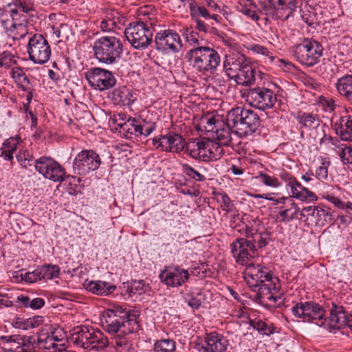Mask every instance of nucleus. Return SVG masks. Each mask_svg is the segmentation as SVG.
Returning a JSON list of instances; mask_svg holds the SVG:
<instances>
[{"instance_id":"f257e3e1","label":"nucleus","mask_w":352,"mask_h":352,"mask_svg":"<svg viewBox=\"0 0 352 352\" xmlns=\"http://www.w3.org/2000/svg\"><path fill=\"white\" fill-rule=\"evenodd\" d=\"M102 324L110 334H116V345L122 347L127 344L124 336L135 332L139 328L138 322L129 318V312L120 306H113L102 314Z\"/></svg>"},{"instance_id":"f03ea898","label":"nucleus","mask_w":352,"mask_h":352,"mask_svg":"<svg viewBox=\"0 0 352 352\" xmlns=\"http://www.w3.org/2000/svg\"><path fill=\"white\" fill-rule=\"evenodd\" d=\"M142 17L139 21L131 23L124 30L127 41L135 49H144L153 42L154 26L157 25V19L154 12L140 10Z\"/></svg>"},{"instance_id":"7ed1b4c3","label":"nucleus","mask_w":352,"mask_h":352,"mask_svg":"<svg viewBox=\"0 0 352 352\" xmlns=\"http://www.w3.org/2000/svg\"><path fill=\"white\" fill-rule=\"evenodd\" d=\"M223 67L228 77L243 86H251L254 84L256 76L259 73L246 58L240 54L227 58Z\"/></svg>"},{"instance_id":"20e7f679","label":"nucleus","mask_w":352,"mask_h":352,"mask_svg":"<svg viewBox=\"0 0 352 352\" xmlns=\"http://www.w3.org/2000/svg\"><path fill=\"white\" fill-rule=\"evenodd\" d=\"M185 59L196 72L202 74L213 72L220 63L218 52L210 47H195L186 54Z\"/></svg>"},{"instance_id":"39448f33","label":"nucleus","mask_w":352,"mask_h":352,"mask_svg":"<svg viewBox=\"0 0 352 352\" xmlns=\"http://www.w3.org/2000/svg\"><path fill=\"white\" fill-rule=\"evenodd\" d=\"M228 120L240 137L252 135L260 125L259 116L254 111L241 107L232 109L228 114Z\"/></svg>"},{"instance_id":"423d86ee","label":"nucleus","mask_w":352,"mask_h":352,"mask_svg":"<svg viewBox=\"0 0 352 352\" xmlns=\"http://www.w3.org/2000/svg\"><path fill=\"white\" fill-rule=\"evenodd\" d=\"M71 340L77 346L87 350L100 351L109 345L108 338L97 329L77 327L72 333Z\"/></svg>"},{"instance_id":"0eeeda50","label":"nucleus","mask_w":352,"mask_h":352,"mask_svg":"<svg viewBox=\"0 0 352 352\" xmlns=\"http://www.w3.org/2000/svg\"><path fill=\"white\" fill-rule=\"evenodd\" d=\"M292 52L296 60L300 64L313 67L320 62L323 47L318 41L304 38L292 47Z\"/></svg>"},{"instance_id":"6e6552de","label":"nucleus","mask_w":352,"mask_h":352,"mask_svg":"<svg viewBox=\"0 0 352 352\" xmlns=\"http://www.w3.org/2000/svg\"><path fill=\"white\" fill-rule=\"evenodd\" d=\"M94 50L99 61L111 64L120 57L123 52V45L119 38L105 36L95 41Z\"/></svg>"},{"instance_id":"1a4fd4ad","label":"nucleus","mask_w":352,"mask_h":352,"mask_svg":"<svg viewBox=\"0 0 352 352\" xmlns=\"http://www.w3.org/2000/svg\"><path fill=\"white\" fill-rule=\"evenodd\" d=\"M280 285L276 277L264 279L256 288V298L260 304L270 309L280 307L284 304L285 298L280 293Z\"/></svg>"},{"instance_id":"9d476101","label":"nucleus","mask_w":352,"mask_h":352,"mask_svg":"<svg viewBox=\"0 0 352 352\" xmlns=\"http://www.w3.org/2000/svg\"><path fill=\"white\" fill-rule=\"evenodd\" d=\"M293 315L301 318L303 322H313L320 327H326L327 318L325 310L318 303L314 301H300L297 302L292 308Z\"/></svg>"},{"instance_id":"9b49d317","label":"nucleus","mask_w":352,"mask_h":352,"mask_svg":"<svg viewBox=\"0 0 352 352\" xmlns=\"http://www.w3.org/2000/svg\"><path fill=\"white\" fill-rule=\"evenodd\" d=\"M27 50L30 59L36 64H44L51 56V47L48 41L40 34L30 38Z\"/></svg>"},{"instance_id":"f8f14e48","label":"nucleus","mask_w":352,"mask_h":352,"mask_svg":"<svg viewBox=\"0 0 352 352\" xmlns=\"http://www.w3.org/2000/svg\"><path fill=\"white\" fill-rule=\"evenodd\" d=\"M34 167L46 179L53 182H63L65 179V168L51 157L43 156L36 160Z\"/></svg>"},{"instance_id":"ddd939ff","label":"nucleus","mask_w":352,"mask_h":352,"mask_svg":"<svg viewBox=\"0 0 352 352\" xmlns=\"http://www.w3.org/2000/svg\"><path fill=\"white\" fill-rule=\"evenodd\" d=\"M231 253L235 262L241 265H248L255 257L256 250L253 241L245 238H239L230 244Z\"/></svg>"},{"instance_id":"4468645a","label":"nucleus","mask_w":352,"mask_h":352,"mask_svg":"<svg viewBox=\"0 0 352 352\" xmlns=\"http://www.w3.org/2000/svg\"><path fill=\"white\" fill-rule=\"evenodd\" d=\"M154 42L156 50L165 53H177L183 46L179 35L170 29L157 32Z\"/></svg>"},{"instance_id":"2eb2a0df","label":"nucleus","mask_w":352,"mask_h":352,"mask_svg":"<svg viewBox=\"0 0 352 352\" xmlns=\"http://www.w3.org/2000/svg\"><path fill=\"white\" fill-rule=\"evenodd\" d=\"M246 101L252 107L265 110L273 107L276 102V96L270 89L256 87L248 90L246 94Z\"/></svg>"},{"instance_id":"dca6fc26","label":"nucleus","mask_w":352,"mask_h":352,"mask_svg":"<svg viewBox=\"0 0 352 352\" xmlns=\"http://www.w3.org/2000/svg\"><path fill=\"white\" fill-rule=\"evenodd\" d=\"M101 160L99 155L93 150H83L75 157L73 170L75 174L86 175L100 167Z\"/></svg>"},{"instance_id":"f3484780","label":"nucleus","mask_w":352,"mask_h":352,"mask_svg":"<svg viewBox=\"0 0 352 352\" xmlns=\"http://www.w3.org/2000/svg\"><path fill=\"white\" fill-rule=\"evenodd\" d=\"M85 77L89 85L99 91L112 88L116 83V79L110 71L100 67L90 69L86 72Z\"/></svg>"},{"instance_id":"a211bd4d","label":"nucleus","mask_w":352,"mask_h":352,"mask_svg":"<svg viewBox=\"0 0 352 352\" xmlns=\"http://www.w3.org/2000/svg\"><path fill=\"white\" fill-rule=\"evenodd\" d=\"M229 340L223 335L217 331L205 334L204 341L197 344L199 352H227Z\"/></svg>"},{"instance_id":"6ab92c4d","label":"nucleus","mask_w":352,"mask_h":352,"mask_svg":"<svg viewBox=\"0 0 352 352\" xmlns=\"http://www.w3.org/2000/svg\"><path fill=\"white\" fill-rule=\"evenodd\" d=\"M153 145L162 151L180 153L184 150L186 142L179 134L169 133L153 139Z\"/></svg>"},{"instance_id":"aec40b11","label":"nucleus","mask_w":352,"mask_h":352,"mask_svg":"<svg viewBox=\"0 0 352 352\" xmlns=\"http://www.w3.org/2000/svg\"><path fill=\"white\" fill-rule=\"evenodd\" d=\"M190 278V273L187 270L179 265L165 267L160 274V279L168 287H179L182 285Z\"/></svg>"},{"instance_id":"412c9836","label":"nucleus","mask_w":352,"mask_h":352,"mask_svg":"<svg viewBox=\"0 0 352 352\" xmlns=\"http://www.w3.org/2000/svg\"><path fill=\"white\" fill-rule=\"evenodd\" d=\"M243 274L245 280L253 291H256L258 285L263 283L264 279L274 278L267 267L261 265H254L252 263L246 265Z\"/></svg>"},{"instance_id":"4be33fe9","label":"nucleus","mask_w":352,"mask_h":352,"mask_svg":"<svg viewBox=\"0 0 352 352\" xmlns=\"http://www.w3.org/2000/svg\"><path fill=\"white\" fill-rule=\"evenodd\" d=\"M345 325H347L352 331V309L347 315L342 306L333 304L324 327H329L330 330L340 329Z\"/></svg>"},{"instance_id":"5701e85b","label":"nucleus","mask_w":352,"mask_h":352,"mask_svg":"<svg viewBox=\"0 0 352 352\" xmlns=\"http://www.w3.org/2000/svg\"><path fill=\"white\" fill-rule=\"evenodd\" d=\"M302 217H306L316 225L323 226L333 221V217L329 208L325 209L319 206H311L302 208Z\"/></svg>"},{"instance_id":"b1692460","label":"nucleus","mask_w":352,"mask_h":352,"mask_svg":"<svg viewBox=\"0 0 352 352\" xmlns=\"http://www.w3.org/2000/svg\"><path fill=\"white\" fill-rule=\"evenodd\" d=\"M223 125V119L219 115H213L208 113L204 115L198 120L195 129L201 132L210 133L213 134L219 125Z\"/></svg>"},{"instance_id":"393cba45","label":"nucleus","mask_w":352,"mask_h":352,"mask_svg":"<svg viewBox=\"0 0 352 352\" xmlns=\"http://www.w3.org/2000/svg\"><path fill=\"white\" fill-rule=\"evenodd\" d=\"M335 130L342 140L352 142V114L342 116L335 124Z\"/></svg>"},{"instance_id":"a878e982","label":"nucleus","mask_w":352,"mask_h":352,"mask_svg":"<svg viewBox=\"0 0 352 352\" xmlns=\"http://www.w3.org/2000/svg\"><path fill=\"white\" fill-rule=\"evenodd\" d=\"M85 288L96 295H108L116 289V286L110 285L109 283L104 281H94L86 280L84 282Z\"/></svg>"},{"instance_id":"bb28decb","label":"nucleus","mask_w":352,"mask_h":352,"mask_svg":"<svg viewBox=\"0 0 352 352\" xmlns=\"http://www.w3.org/2000/svg\"><path fill=\"white\" fill-rule=\"evenodd\" d=\"M296 119L300 129H305L309 131L314 130L320 125V120L316 114L300 111L297 112Z\"/></svg>"},{"instance_id":"cd10ccee","label":"nucleus","mask_w":352,"mask_h":352,"mask_svg":"<svg viewBox=\"0 0 352 352\" xmlns=\"http://www.w3.org/2000/svg\"><path fill=\"white\" fill-rule=\"evenodd\" d=\"M113 100L118 104L129 106L135 101L136 98L131 89L123 86L113 91Z\"/></svg>"},{"instance_id":"c85d7f7f","label":"nucleus","mask_w":352,"mask_h":352,"mask_svg":"<svg viewBox=\"0 0 352 352\" xmlns=\"http://www.w3.org/2000/svg\"><path fill=\"white\" fill-rule=\"evenodd\" d=\"M220 126L213 133L212 137L221 145L225 146H230L232 142L231 129L232 127L228 120L227 122L223 120V125L221 124Z\"/></svg>"},{"instance_id":"c756f323","label":"nucleus","mask_w":352,"mask_h":352,"mask_svg":"<svg viewBox=\"0 0 352 352\" xmlns=\"http://www.w3.org/2000/svg\"><path fill=\"white\" fill-rule=\"evenodd\" d=\"M336 87L340 95L352 102V75L340 78L336 83Z\"/></svg>"},{"instance_id":"7c9ffc66","label":"nucleus","mask_w":352,"mask_h":352,"mask_svg":"<svg viewBox=\"0 0 352 352\" xmlns=\"http://www.w3.org/2000/svg\"><path fill=\"white\" fill-rule=\"evenodd\" d=\"M14 5L15 6V8L10 10V16H12V21L17 20L19 12L29 14L30 16H32L36 13L34 3L32 0H15Z\"/></svg>"},{"instance_id":"2f4dec72","label":"nucleus","mask_w":352,"mask_h":352,"mask_svg":"<svg viewBox=\"0 0 352 352\" xmlns=\"http://www.w3.org/2000/svg\"><path fill=\"white\" fill-rule=\"evenodd\" d=\"M236 10L254 21L259 19L256 5L252 0H238Z\"/></svg>"},{"instance_id":"473e14b6","label":"nucleus","mask_w":352,"mask_h":352,"mask_svg":"<svg viewBox=\"0 0 352 352\" xmlns=\"http://www.w3.org/2000/svg\"><path fill=\"white\" fill-rule=\"evenodd\" d=\"M124 115L119 114L118 118L116 119L118 126L120 128L119 132L126 138H131V135L135 133L138 135V129H136V118H129L126 122H118V119L124 120Z\"/></svg>"},{"instance_id":"72a5a7b5","label":"nucleus","mask_w":352,"mask_h":352,"mask_svg":"<svg viewBox=\"0 0 352 352\" xmlns=\"http://www.w3.org/2000/svg\"><path fill=\"white\" fill-rule=\"evenodd\" d=\"M182 172L190 179L196 182H204L206 178L204 175L208 170L204 166H198L197 168H195L188 164H182Z\"/></svg>"},{"instance_id":"f704fd0d","label":"nucleus","mask_w":352,"mask_h":352,"mask_svg":"<svg viewBox=\"0 0 352 352\" xmlns=\"http://www.w3.org/2000/svg\"><path fill=\"white\" fill-rule=\"evenodd\" d=\"M278 8L279 7L277 3H274L272 0H269L261 3V8L260 10H258V14H265L273 19H279L283 21L286 20L285 18L279 15L280 12H278Z\"/></svg>"},{"instance_id":"c9c22d12","label":"nucleus","mask_w":352,"mask_h":352,"mask_svg":"<svg viewBox=\"0 0 352 352\" xmlns=\"http://www.w3.org/2000/svg\"><path fill=\"white\" fill-rule=\"evenodd\" d=\"M280 209V210L276 214V219L280 222H289L296 218L300 210L298 206L294 202H292L285 209H283L282 207Z\"/></svg>"},{"instance_id":"e433bc0d","label":"nucleus","mask_w":352,"mask_h":352,"mask_svg":"<svg viewBox=\"0 0 352 352\" xmlns=\"http://www.w3.org/2000/svg\"><path fill=\"white\" fill-rule=\"evenodd\" d=\"M249 324L254 329L258 331L263 336H270L275 331V327L272 323H268L261 319L250 320Z\"/></svg>"},{"instance_id":"4c0bfd02","label":"nucleus","mask_w":352,"mask_h":352,"mask_svg":"<svg viewBox=\"0 0 352 352\" xmlns=\"http://www.w3.org/2000/svg\"><path fill=\"white\" fill-rule=\"evenodd\" d=\"M274 3H277L280 16L285 18L286 20L292 15L295 10L296 0H272Z\"/></svg>"},{"instance_id":"58836bf2","label":"nucleus","mask_w":352,"mask_h":352,"mask_svg":"<svg viewBox=\"0 0 352 352\" xmlns=\"http://www.w3.org/2000/svg\"><path fill=\"white\" fill-rule=\"evenodd\" d=\"M136 129H138V135H143L144 136L149 135L155 129V123L146 118L140 116L136 119Z\"/></svg>"},{"instance_id":"ea45409f","label":"nucleus","mask_w":352,"mask_h":352,"mask_svg":"<svg viewBox=\"0 0 352 352\" xmlns=\"http://www.w3.org/2000/svg\"><path fill=\"white\" fill-rule=\"evenodd\" d=\"M14 21H11L10 27H8L7 21L5 20H2L1 23L4 28L13 34L12 36L14 39L23 38L28 34L26 25L22 23L16 24Z\"/></svg>"},{"instance_id":"a19ab883","label":"nucleus","mask_w":352,"mask_h":352,"mask_svg":"<svg viewBox=\"0 0 352 352\" xmlns=\"http://www.w3.org/2000/svg\"><path fill=\"white\" fill-rule=\"evenodd\" d=\"M37 344L40 349L49 351L52 349L58 351V349L65 346L64 343H54L49 334H41L38 338Z\"/></svg>"},{"instance_id":"79ce46f5","label":"nucleus","mask_w":352,"mask_h":352,"mask_svg":"<svg viewBox=\"0 0 352 352\" xmlns=\"http://www.w3.org/2000/svg\"><path fill=\"white\" fill-rule=\"evenodd\" d=\"M189 10L190 15L192 19H201V17L205 19H210V11L204 6H201L195 1L190 3Z\"/></svg>"},{"instance_id":"37998d69","label":"nucleus","mask_w":352,"mask_h":352,"mask_svg":"<svg viewBox=\"0 0 352 352\" xmlns=\"http://www.w3.org/2000/svg\"><path fill=\"white\" fill-rule=\"evenodd\" d=\"M41 279H53L59 276L60 268L58 265H45L38 267Z\"/></svg>"},{"instance_id":"c03bdc74","label":"nucleus","mask_w":352,"mask_h":352,"mask_svg":"<svg viewBox=\"0 0 352 352\" xmlns=\"http://www.w3.org/2000/svg\"><path fill=\"white\" fill-rule=\"evenodd\" d=\"M292 197L301 201L316 200V195L307 188L302 186L300 189L293 187L291 190Z\"/></svg>"},{"instance_id":"a18cd8bd","label":"nucleus","mask_w":352,"mask_h":352,"mask_svg":"<svg viewBox=\"0 0 352 352\" xmlns=\"http://www.w3.org/2000/svg\"><path fill=\"white\" fill-rule=\"evenodd\" d=\"M175 342L172 339L157 340L154 344L155 352H175Z\"/></svg>"},{"instance_id":"49530a36","label":"nucleus","mask_w":352,"mask_h":352,"mask_svg":"<svg viewBox=\"0 0 352 352\" xmlns=\"http://www.w3.org/2000/svg\"><path fill=\"white\" fill-rule=\"evenodd\" d=\"M336 187L327 186V189L322 190L320 195L324 199L332 203L338 208L345 209V204L329 190V189L333 190Z\"/></svg>"},{"instance_id":"de8ad7c7","label":"nucleus","mask_w":352,"mask_h":352,"mask_svg":"<svg viewBox=\"0 0 352 352\" xmlns=\"http://www.w3.org/2000/svg\"><path fill=\"white\" fill-rule=\"evenodd\" d=\"M216 199L220 207L226 214L233 211L234 206L226 193H217Z\"/></svg>"},{"instance_id":"09e8293b","label":"nucleus","mask_w":352,"mask_h":352,"mask_svg":"<svg viewBox=\"0 0 352 352\" xmlns=\"http://www.w3.org/2000/svg\"><path fill=\"white\" fill-rule=\"evenodd\" d=\"M201 146V140H193L186 143L184 148L185 153H187L190 157L195 160H198Z\"/></svg>"},{"instance_id":"8fccbe9b","label":"nucleus","mask_w":352,"mask_h":352,"mask_svg":"<svg viewBox=\"0 0 352 352\" xmlns=\"http://www.w3.org/2000/svg\"><path fill=\"white\" fill-rule=\"evenodd\" d=\"M255 178L266 186L278 188L281 186V183L278 181L277 177L270 176L262 172L259 173Z\"/></svg>"},{"instance_id":"3c124183","label":"nucleus","mask_w":352,"mask_h":352,"mask_svg":"<svg viewBox=\"0 0 352 352\" xmlns=\"http://www.w3.org/2000/svg\"><path fill=\"white\" fill-rule=\"evenodd\" d=\"M17 161L22 167L28 168L34 165L33 156L26 150L20 151L16 156Z\"/></svg>"},{"instance_id":"603ef678","label":"nucleus","mask_w":352,"mask_h":352,"mask_svg":"<svg viewBox=\"0 0 352 352\" xmlns=\"http://www.w3.org/2000/svg\"><path fill=\"white\" fill-rule=\"evenodd\" d=\"M210 152L211 155V161L219 160L224 155V149L221 145L217 141L209 140Z\"/></svg>"},{"instance_id":"864d4df0","label":"nucleus","mask_w":352,"mask_h":352,"mask_svg":"<svg viewBox=\"0 0 352 352\" xmlns=\"http://www.w3.org/2000/svg\"><path fill=\"white\" fill-rule=\"evenodd\" d=\"M316 135L314 136V140L318 141L320 144L324 143L326 140H331L332 138L327 134V131L329 129L325 124H320L317 128H314Z\"/></svg>"},{"instance_id":"5fc2aeb1","label":"nucleus","mask_w":352,"mask_h":352,"mask_svg":"<svg viewBox=\"0 0 352 352\" xmlns=\"http://www.w3.org/2000/svg\"><path fill=\"white\" fill-rule=\"evenodd\" d=\"M210 157L209 139L201 140L198 160L203 162H211Z\"/></svg>"},{"instance_id":"6e6d98bb","label":"nucleus","mask_w":352,"mask_h":352,"mask_svg":"<svg viewBox=\"0 0 352 352\" xmlns=\"http://www.w3.org/2000/svg\"><path fill=\"white\" fill-rule=\"evenodd\" d=\"M339 155L343 164L352 171V148L345 146L342 149Z\"/></svg>"},{"instance_id":"4d7b16f0","label":"nucleus","mask_w":352,"mask_h":352,"mask_svg":"<svg viewBox=\"0 0 352 352\" xmlns=\"http://www.w3.org/2000/svg\"><path fill=\"white\" fill-rule=\"evenodd\" d=\"M16 63L14 56L6 51L0 54V67L9 68Z\"/></svg>"},{"instance_id":"13d9d810","label":"nucleus","mask_w":352,"mask_h":352,"mask_svg":"<svg viewBox=\"0 0 352 352\" xmlns=\"http://www.w3.org/2000/svg\"><path fill=\"white\" fill-rule=\"evenodd\" d=\"M330 165V162L322 160L321 165L318 167L315 171L316 178L320 181L326 180L328 177V168Z\"/></svg>"},{"instance_id":"bf43d9fd","label":"nucleus","mask_w":352,"mask_h":352,"mask_svg":"<svg viewBox=\"0 0 352 352\" xmlns=\"http://www.w3.org/2000/svg\"><path fill=\"white\" fill-rule=\"evenodd\" d=\"M183 36L186 41L190 45H199V34L192 28H186L184 30Z\"/></svg>"},{"instance_id":"052dcab7","label":"nucleus","mask_w":352,"mask_h":352,"mask_svg":"<svg viewBox=\"0 0 352 352\" xmlns=\"http://www.w3.org/2000/svg\"><path fill=\"white\" fill-rule=\"evenodd\" d=\"M248 49L254 54H260L263 56L268 57L270 60H273V56L272 55V52L268 50V49L258 44H252L249 46Z\"/></svg>"},{"instance_id":"680f3d73","label":"nucleus","mask_w":352,"mask_h":352,"mask_svg":"<svg viewBox=\"0 0 352 352\" xmlns=\"http://www.w3.org/2000/svg\"><path fill=\"white\" fill-rule=\"evenodd\" d=\"M245 234L246 239H250L252 241H253L254 245L256 243L258 244L260 239L259 236H262L263 235V232H258L257 230L247 226L245 228Z\"/></svg>"},{"instance_id":"e2e57ef3","label":"nucleus","mask_w":352,"mask_h":352,"mask_svg":"<svg viewBox=\"0 0 352 352\" xmlns=\"http://www.w3.org/2000/svg\"><path fill=\"white\" fill-rule=\"evenodd\" d=\"M24 340V338L19 335H11V336H1L0 340L4 343H14L16 344V348L19 349L21 346V343Z\"/></svg>"},{"instance_id":"0e129e2a","label":"nucleus","mask_w":352,"mask_h":352,"mask_svg":"<svg viewBox=\"0 0 352 352\" xmlns=\"http://www.w3.org/2000/svg\"><path fill=\"white\" fill-rule=\"evenodd\" d=\"M19 144V140L16 138H9L6 140L3 145L2 149L9 150L10 152L14 153L17 149L18 144Z\"/></svg>"},{"instance_id":"69168bd1","label":"nucleus","mask_w":352,"mask_h":352,"mask_svg":"<svg viewBox=\"0 0 352 352\" xmlns=\"http://www.w3.org/2000/svg\"><path fill=\"white\" fill-rule=\"evenodd\" d=\"M280 178L287 184V186L290 188V190L294 187L293 184L296 178L289 172L285 170H282L279 174Z\"/></svg>"},{"instance_id":"338daca9","label":"nucleus","mask_w":352,"mask_h":352,"mask_svg":"<svg viewBox=\"0 0 352 352\" xmlns=\"http://www.w3.org/2000/svg\"><path fill=\"white\" fill-rule=\"evenodd\" d=\"M12 325L16 329H20L22 330L29 329V320L28 319H23L19 317H16L12 320Z\"/></svg>"},{"instance_id":"774afa93","label":"nucleus","mask_w":352,"mask_h":352,"mask_svg":"<svg viewBox=\"0 0 352 352\" xmlns=\"http://www.w3.org/2000/svg\"><path fill=\"white\" fill-rule=\"evenodd\" d=\"M116 27V22L113 19H103L100 23V28L103 32H109Z\"/></svg>"}]
</instances>
